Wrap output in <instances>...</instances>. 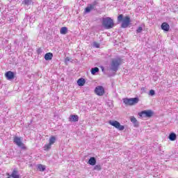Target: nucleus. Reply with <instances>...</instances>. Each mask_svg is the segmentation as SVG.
Wrapping results in <instances>:
<instances>
[{"label":"nucleus","instance_id":"1a4fd4ad","mask_svg":"<svg viewBox=\"0 0 178 178\" xmlns=\"http://www.w3.org/2000/svg\"><path fill=\"white\" fill-rule=\"evenodd\" d=\"M98 4V2L94 1L91 4H88L87 7L85 8V13H90L91 10L95 9V6Z\"/></svg>","mask_w":178,"mask_h":178},{"label":"nucleus","instance_id":"0eeeda50","mask_svg":"<svg viewBox=\"0 0 178 178\" xmlns=\"http://www.w3.org/2000/svg\"><path fill=\"white\" fill-rule=\"evenodd\" d=\"M14 144H16L18 147H20L22 148V149H24L26 147L24 146V143L22 142V138L15 136L13 139Z\"/></svg>","mask_w":178,"mask_h":178},{"label":"nucleus","instance_id":"f03ea898","mask_svg":"<svg viewBox=\"0 0 178 178\" xmlns=\"http://www.w3.org/2000/svg\"><path fill=\"white\" fill-rule=\"evenodd\" d=\"M102 26H104V29H107L108 30H109V29H113V27L115 26L113 19L109 17L103 18Z\"/></svg>","mask_w":178,"mask_h":178},{"label":"nucleus","instance_id":"5701e85b","mask_svg":"<svg viewBox=\"0 0 178 178\" xmlns=\"http://www.w3.org/2000/svg\"><path fill=\"white\" fill-rule=\"evenodd\" d=\"M31 2H33L32 0H24V1H22V3H23L24 5H31Z\"/></svg>","mask_w":178,"mask_h":178},{"label":"nucleus","instance_id":"4be33fe9","mask_svg":"<svg viewBox=\"0 0 178 178\" xmlns=\"http://www.w3.org/2000/svg\"><path fill=\"white\" fill-rule=\"evenodd\" d=\"M99 72V68L95 67L91 69V73L92 74H95V73H98Z\"/></svg>","mask_w":178,"mask_h":178},{"label":"nucleus","instance_id":"dca6fc26","mask_svg":"<svg viewBox=\"0 0 178 178\" xmlns=\"http://www.w3.org/2000/svg\"><path fill=\"white\" fill-rule=\"evenodd\" d=\"M70 120L71 122H79V115H70Z\"/></svg>","mask_w":178,"mask_h":178},{"label":"nucleus","instance_id":"c85d7f7f","mask_svg":"<svg viewBox=\"0 0 178 178\" xmlns=\"http://www.w3.org/2000/svg\"><path fill=\"white\" fill-rule=\"evenodd\" d=\"M70 58L69 57H67L65 58V62H70Z\"/></svg>","mask_w":178,"mask_h":178},{"label":"nucleus","instance_id":"7c9ffc66","mask_svg":"<svg viewBox=\"0 0 178 178\" xmlns=\"http://www.w3.org/2000/svg\"><path fill=\"white\" fill-rule=\"evenodd\" d=\"M8 1H12V0H8Z\"/></svg>","mask_w":178,"mask_h":178},{"label":"nucleus","instance_id":"f3484780","mask_svg":"<svg viewBox=\"0 0 178 178\" xmlns=\"http://www.w3.org/2000/svg\"><path fill=\"white\" fill-rule=\"evenodd\" d=\"M89 165H91L92 166H94L95 163H97V160L95 159V157H91L88 161Z\"/></svg>","mask_w":178,"mask_h":178},{"label":"nucleus","instance_id":"f8f14e48","mask_svg":"<svg viewBox=\"0 0 178 178\" xmlns=\"http://www.w3.org/2000/svg\"><path fill=\"white\" fill-rule=\"evenodd\" d=\"M8 176H10L13 178H20L17 169L15 168L11 175L7 174Z\"/></svg>","mask_w":178,"mask_h":178},{"label":"nucleus","instance_id":"7ed1b4c3","mask_svg":"<svg viewBox=\"0 0 178 178\" xmlns=\"http://www.w3.org/2000/svg\"><path fill=\"white\" fill-rule=\"evenodd\" d=\"M122 60H120V59H113L110 64L111 70L113 72H118Z\"/></svg>","mask_w":178,"mask_h":178},{"label":"nucleus","instance_id":"c756f323","mask_svg":"<svg viewBox=\"0 0 178 178\" xmlns=\"http://www.w3.org/2000/svg\"><path fill=\"white\" fill-rule=\"evenodd\" d=\"M8 178H10V177H8Z\"/></svg>","mask_w":178,"mask_h":178},{"label":"nucleus","instance_id":"aec40b11","mask_svg":"<svg viewBox=\"0 0 178 178\" xmlns=\"http://www.w3.org/2000/svg\"><path fill=\"white\" fill-rule=\"evenodd\" d=\"M38 170L40 172H44L45 170V165H43L42 164L38 165Z\"/></svg>","mask_w":178,"mask_h":178},{"label":"nucleus","instance_id":"a878e982","mask_svg":"<svg viewBox=\"0 0 178 178\" xmlns=\"http://www.w3.org/2000/svg\"><path fill=\"white\" fill-rule=\"evenodd\" d=\"M93 47H95V48H99V43L97 42H93Z\"/></svg>","mask_w":178,"mask_h":178},{"label":"nucleus","instance_id":"b1692460","mask_svg":"<svg viewBox=\"0 0 178 178\" xmlns=\"http://www.w3.org/2000/svg\"><path fill=\"white\" fill-rule=\"evenodd\" d=\"M102 169V168L101 167L100 165H96L94 168H93V170H97V171H99Z\"/></svg>","mask_w":178,"mask_h":178},{"label":"nucleus","instance_id":"9d476101","mask_svg":"<svg viewBox=\"0 0 178 178\" xmlns=\"http://www.w3.org/2000/svg\"><path fill=\"white\" fill-rule=\"evenodd\" d=\"M95 94H97V95H99V97H102V95L105 94V89L102 86H99L95 88Z\"/></svg>","mask_w":178,"mask_h":178},{"label":"nucleus","instance_id":"cd10ccee","mask_svg":"<svg viewBox=\"0 0 178 178\" xmlns=\"http://www.w3.org/2000/svg\"><path fill=\"white\" fill-rule=\"evenodd\" d=\"M41 52H42V51L41 50V49H38V55L41 54Z\"/></svg>","mask_w":178,"mask_h":178},{"label":"nucleus","instance_id":"f257e3e1","mask_svg":"<svg viewBox=\"0 0 178 178\" xmlns=\"http://www.w3.org/2000/svg\"><path fill=\"white\" fill-rule=\"evenodd\" d=\"M118 23L122 22L121 24L122 29H127L130 26V17L126 16L123 18V15L121 14L118 17Z\"/></svg>","mask_w":178,"mask_h":178},{"label":"nucleus","instance_id":"6e6552de","mask_svg":"<svg viewBox=\"0 0 178 178\" xmlns=\"http://www.w3.org/2000/svg\"><path fill=\"white\" fill-rule=\"evenodd\" d=\"M140 118H151L154 115V112L151 110L143 111L138 113Z\"/></svg>","mask_w":178,"mask_h":178},{"label":"nucleus","instance_id":"2eb2a0df","mask_svg":"<svg viewBox=\"0 0 178 178\" xmlns=\"http://www.w3.org/2000/svg\"><path fill=\"white\" fill-rule=\"evenodd\" d=\"M53 56H54V54H52V53H47L44 55V59L46 60H51V59H52Z\"/></svg>","mask_w":178,"mask_h":178},{"label":"nucleus","instance_id":"6ab92c4d","mask_svg":"<svg viewBox=\"0 0 178 178\" xmlns=\"http://www.w3.org/2000/svg\"><path fill=\"white\" fill-rule=\"evenodd\" d=\"M170 141H175L176 140V134L172 133L169 135Z\"/></svg>","mask_w":178,"mask_h":178},{"label":"nucleus","instance_id":"ddd939ff","mask_svg":"<svg viewBox=\"0 0 178 178\" xmlns=\"http://www.w3.org/2000/svg\"><path fill=\"white\" fill-rule=\"evenodd\" d=\"M161 29L164 30V31H168L169 29H170V26H169L168 23L164 22L161 24Z\"/></svg>","mask_w":178,"mask_h":178},{"label":"nucleus","instance_id":"20e7f679","mask_svg":"<svg viewBox=\"0 0 178 178\" xmlns=\"http://www.w3.org/2000/svg\"><path fill=\"white\" fill-rule=\"evenodd\" d=\"M138 97L130 98V99H123V102L125 105H129L131 106L132 105H136V104H138Z\"/></svg>","mask_w":178,"mask_h":178},{"label":"nucleus","instance_id":"423d86ee","mask_svg":"<svg viewBox=\"0 0 178 178\" xmlns=\"http://www.w3.org/2000/svg\"><path fill=\"white\" fill-rule=\"evenodd\" d=\"M109 124H111V126H113V127H115V129H118V130H124V126L123 125H121L120 124V122L115 120V121H113V120H110L108 122Z\"/></svg>","mask_w":178,"mask_h":178},{"label":"nucleus","instance_id":"39448f33","mask_svg":"<svg viewBox=\"0 0 178 178\" xmlns=\"http://www.w3.org/2000/svg\"><path fill=\"white\" fill-rule=\"evenodd\" d=\"M56 141V138L55 136H51L49 139V144H47L44 146V151H48V149H51L52 145L55 144Z\"/></svg>","mask_w":178,"mask_h":178},{"label":"nucleus","instance_id":"4468645a","mask_svg":"<svg viewBox=\"0 0 178 178\" xmlns=\"http://www.w3.org/2000/svg\"><path fill=\"white\" fill-rule=\"evenodd\" d=\"M77 83H78V86L83 87V86H84V84H86V79L81 78V79H78Z\"/></svg>","mask_w":178,"mask_h":178},{"label":"nucleus","instance_id":"9b49d317","mask_svg":"<svg viewBox=\"0 0 178 178\" xmlns=\"http://www.w3.org/2000/svg\"><path fill=\"white\" fill-rule=\"evenodd\" d=\"M5 76L7 80H13L15 79V74L11 71L7 72Z\"/></svg>","mask_w":178,"mask_h":178},{"label":"nucleus","instance_id":"bb28decb","mask_svg":"<svg viewBox=\"0 0 178 178\" xmlns=\"http://www.w3.org/2000/svg\"><path fill=\"white\" fill-rule=\"evenodd\" d=\"M141 31H143V27L139 26L136 30V33H141Z\"/></svg>","mask_w":178,"mask_h":178},{"label":"nucleus","instance_id":"393cba45","mask_svg":"<svg viewBox=\"0 0 178 178\" xmlns=\"http://www.w3.org/2000/svg\"><path fill=\"white\" fill-rule=\"evenodd\" d=\"M149 95H151L152 97H153V95H155V90H150L149 92Z\"/></svg>","mask_w":178,"mask_h":178},{"label":"nucleus","instance_id":"412c9836","mask_svg":"<svg viewBox=\"0 0 178 178\" xmlns=\"http://www.w3.org/2000/svg\"><path fill=\"white\" fill-rule=\"evenodd\" d=\"M60 34H66L67 33V27H62L60 30Z\"/></svg>","mask_w":178,"mask_h":178},{"label":"nucleus","instance_id":"a211bd4d","mask_svg":"<svg viewBox=\"0 0 178 178\" xmlns=\"http://www.w3.org/2000/svg\"><path fill=\"white\" fill-rule=\"evenodd\" d=\"M131 122H133L135 127H137L138 126V122H137V119L134 117H131Z\"/></svg>","mask_w":178,"mask_h":178}]
</instances>
